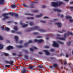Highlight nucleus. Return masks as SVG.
Segmentation results:
<instances>
[{
	"instance_id": "de8ad7c7",
	"label": "nucleus",
	"mask_w": 73,
	"mask_h": 73,
	"mask_svg": "<svg viewBox=\"0 0 73 73\" xmlns=\"http://www.w3.org/2000/svg\"><path fill=\"white\" fill-rule=\"evenodd\" d=\"M70 9H73V7H70Z\"/></svg>"
},
{
	"instance_id": "4c0bfd02",
	"label": "nucleus",
	"mask_w": 73,
	"mask_h": 73,
	"mask_svg": "<svg viewBox=\"0 0 73 73\" xmlns=\"http://www.w3.org/2000/svg\"><path fill=\"white\" fill-rule=\"evenodd\" d=\"M29 25H33V24L32 23V22H31L29 23Z\"/></svg>"
},
{
	"instance_id": "e2e57ef3",
	"label": "nucleus",
	"mask_w": 73,
	"mask_h": 73,
	"mask_svg": "<svg viewBox=\"0 0 73 73\" xmlns=\"http://www.w3.org/2000/svg\"><path fill=\"white\" fill-rule=\"evenodd\" d=\"M60 16V13H58V16Z\"/></svg>"
},
{
	"instance_id": "58836bf2",
	"label": "nucleus",
	"mask_w": 73,
	"mask_h": 73,
	"mask_svg": "<svg viewBox=\"0 0 73 73\" xmlns=\"http://www.w3.org/2000/svg\"><path fill=\"white\" fill-rule=\"evenodd\" d=\"M30 51H33L34 50L31 48H30Z\"/></svg>"
},
{
	"instance_id": "f257e3e1",
	"label": "nucleus",
	"mask_w": 73,
	"mask_h": 73,
	"mask_svg": "<svg viewBox=\"0 0 73 73\" xmlns=\"http://www.w3.org/2000/svg\"><path fill=\"white\" fill-rule=\"evenodd\" d=\"M64 4V3L62 2H59V3L58 2H52L51 3V5L53 7H57L60 6L61 4Z\"/></svg>"
},
{
	"instance_id": "39448f33",
	"label": "nucleus",
	"mask_w": 73,
	"mask_h": 73,
	"mask_svg": "<svg viewBox=\"0 0 73 73\" xmlns=\"http://www.w3.org/2000/svg\"><path fill=\"white\" fill-rule=\"evenodd\" d=\"M53 47H59V45L57 44V43L56 42L54 41V42L52 45Z\"/></svg>"
},
{
	"instance_id": "3c124183",
	"label": "nucleus",
	"mask_w": 73,
	"mask_h": 73,
	"mask_svg": "<svg viewBox=\"0 0 73 73\" xmlns=\"http://www.w3.org/2000/svg\"><path fill=\"white\" fill-rule=\"evenodd\" d=\"M34 35H37L38 34V33H34Z\"/></svg>"
},
{
	"instance_id": "9d476101",
	"label": "nucleus",
	"mask_w": 73,
	"mask_h": 73,
	"mask_svg": "<svg viewBox=\"0 0 73 73\" xmlns=\"http://www.w3.org/2000/svg\"><path fill=\"white\" fill-rule=\"evenodd\" d=\"M55 25H57L60 28H61L62 27V24L60 23H55Z\"/></svg>"
},
{
	"instance_id": "e433bc0d",
	"label": "nucleus",
	"mask_w": 73,
	"mask_h": 73,
	"mask_svg": "<svg viewBox=\"0 0 73 73\" xmlns=\"http://www.w3.org/2000/svg\"><path fill=\"white\" fill-rule=\"evenodd\" d=\"M66 63H67L66 61L64 60V65H66Z\"/></svg>"
},
{
	"instance_id": "473e14b6",
	"label": "nucleus",
	"mask_w": 73,
	"mask_h": 73,
	"mask_svg": "<svg viewBox=\"0 0 73 73\" xmlns=\"http://www.w3.org/2000/svg\"><path fill=\"white\" fill-rule=\"evenodd\" d=\"M3 40V38L1 36H0V40Z\"/></svg>"
},
{
	"instance_id": "5701e85b",
	"label": "nucleus",
	"mask_w": 73,
	"mask_h": 73,
	"mask_svg": "<svg viewBox=\"0 0 73 73\" xmlns=\"http://www.w3.org/2000/svg\"><path fill=\"white\" fill-rule=\"evenodd\" d=\"M3 48V45L0 44V49H2Z\"/></svg>"
},
{
	"instance_id": "412c9836",
	"label": "nucleus",
	"mask_w": 73,
	"mask_h": 73,
	"mask_svg": "<svg viewBox=\"0 0 73 73\" xmlns=\"http://www.w3.org/2000/svg\"><path fill=\"white\" fill-rule=\"evenodd\" d=\"M53 66L55 68H56V67H57L58 65H57V64H53Z\"/></svg>"
},
{
	"instance_id": "680f3d73",
	"label": "nucleus",
	"mask_w": 73,
	"mask_h": 73,
	"mask_svg": "<svg viewBox=\"0 0 73 73\" xmlns=\"http://www.w3.org/2000/svg\"><path fill=\"white\" fill-rule=\"evenodd\" d=\"M65 1H69V0H63Z\"/></svg>"
},
{
	"instance_id": "393cba45",
	"label": "nucleus",
	"mask_w": 73,
	"mask_h": 73,
	"mask_svg": "<svg viewBox=\"0 0 73 73\" xmlns=\"http://www.w3.org/2000/svg\"><path fill=\"white\" fill-rule=\"evenodd\" d=\"M27 26H28V24H26L25 25H22V27H27Z\"/></svg>"
},
{
	"instance_id": "aec40b11",
	"label": "nucleus",
	"mask_w": 73,
	"mask_h": 73,
	"mask_svg": "<svg viewBox=\"0 0 73 73\" xmlns=\"http://www.w3.org/2000/svg\"><path fill=\"white\" fill-rule=\"evenodd\" d=\"M29 69H33V66H30L29 67Z\"/></svg>"
},
{
	"instance_id": "79ce46f5",
	"label": "nucleus",
	"mask_w": 73,
	"mask_h": 73,
	"mask_svg": "<svg viewBox=\"0 0 73 73\" xmlns=\"http://www.w3.org/2000/svg\"><path fill=\"white\" fill-rule=\"evenodd\" d=\"M38 53L39 54H42V52H38Z\"/></svg>"
},
{
	"instance_id": "c756f323",
	"label": "nucleus",
	"mask_w": 73,
	"mask_h": 73,
	"mask_svg": "<svg viewBox=\"0 0 73 73\" xmlns=\"http://www.w3.org/2000/svg\"><path fill=\"white\" fill-rule=\"evenodd\" d=\"M50 50L51 52H54V49L51 48L50 49Z\"/></svg>"
},
{
	"instance_id": "f704fd0d",
	"label": "nucleus",
	"mask_w": 73,
	"mask_h": 73,
	"mask_svg": "<svg viewBox=\"0 0 73 73\" xmlns=\"http://www.w3.org/2000/svg\"><path fill=\"white\" fill-rule=\"evenodd\" d=\"M40 23H45V21H40Z\"/></svg>"
},
{
	"instance_id": "ea45409f",
	"label": "nucleus",
	"mask_w": 73,
	"mask_h": 73,
	"mask_svg": "<svg viewBox=\"0 0 73 73\" xmlns=\"http://www.w3.org/2000/svg\"><path fill=\"white\" fill-rule=\"evenodd\" d=\"M38 67L39 68H42V66H40V65H39L38 66Z\"/></svg>"
},
{
	"instance_id": "0eeeda50",
	"label": "nucleus",
	"mask_w": 73,
	"mask_h": 73,
	"mask_svg": "<svg viewBox=\"0 0 73 73\" xmlns=\"http://www.w3.org/2000/svg\"><path fill=\"white\" fill-rule=\"evenodd\" d=\"M66 19H70V21L71 23L73 22V20L72 19V17L68 16H66Z\"/></svg>"
},
{
	"instance_id": "f03ea898",
	"label": "nucleus",
	"mask_w": 73,
	"mask_h": 73,
	"mask_svg": "<svg viewBox=\"0 0 73 73\" xmlns=\"http://www.w3.org/2000/svg\"><path fill=\"white\" fill-rule=\"evenodd\" d=\"M70 35L72 36L73 35V34L72 33H70L69 32H68L67 33H65L64 34V37H67V36H69Z\"/></svg>"
},
{
	"instance_id": "7c9ffc66",
	"label": "nucleus",
	"mask_w": 73,
	"mask_h": 73,
	"mask_svg": "<svg viewBox=\"0 0 73 73\" xmlns=\"http://www.w3.org/2000/svg\"><path fill=\"white\" fill-rule=\"evenodd\" d=\"M70 43H71V41H69L68 43H67V44L68 45H70Z\"/></svg>"
},
{
	"instance_id": "20e7f679",
	"label": "nucleus",
	"mask_w": 73,
	"mask_h": 73,
	"mask_svg": "<svg viewBox=\"0 0 73 73\" xmlns=\"http://www.w3.org/2000/svg\"><path fill=\"white\" fill-rule=\"evenodd\" d=\"M34 42H37L38 43H41V42H44V41L43 40L40 39V40H37V39H35L34 40Z\"/></svg>"
},
{
	"instance_id": "ddd939ff",
	"label": "nucleus",
	"mask_w": 73,
	"mask_h": 73,
	"mask_svg": "<svg viewBox=\"0 0 73 73\" xmlns=\"http://www.w3.org/2000/svg\"><path fill=\"white\" fill-rule=\"evenodd\" d=\"M27 69L26 68H24L23 70L22 71V73H25V72H27Z\"/></svg>"
},
{
	"instance_id": "423d86ee",
	"label": "nucleus",
	"mask_w": 73,
	"mask_h": 73,
	"mask_svg": "<svg viewBox=\"0 0 73 73\" xmlns=\"http://www.w3.org/2000/svg\"><path fill=\"white\" fill-rule=\"evenodd\" d=\"M5 63H6V64H9L11 65H13V62L12 60L10 61V62L7 60H5Z\"/></svg>"
},
{
	"instance_id": "a19ab883",
	"label": "nucleus",
	"mask_w": 73,
	"mask_h": 73,
	"mask_svg": "<svg viewBox=\"0 0 73 73\" xmlns=\"http://www.w3.org/2000/svg\"><path fill=\"white\" fill-rule=\"evenodd\" d=\"M25 58H26V59H28V56H27V55H25Z\"/></svg>"
},
{
	"instance_id": "a878e982",
	"label": "nucleus",
	"mask_w": 73,
	"mask_h": 73,
	"mask_svg": "<svg viewBox=\"0 0 73 73\" xmlns=\"http://www.w3.org/2000/svg\"><path fill=\"white\" fill-rule=\"evenodd\" d=\"M25 15H31V16H33V14H27V13H25Z\"/></svg>"
},
{
	"instance_id": "72a5a7b5",
	"label": "nucleus",
	"mask_w": 73,
	"mask_h": 73,
	"mask_svg": "<svg viewBox=\"0 0 73 73\" xmlns=\"http://www.w3.org/2000/svg\"><path fill=\"white\" fill-rule=\"evenodd\" d=\"M28 19H33L34 18L33 17H31L30 18H27Z\"/></svg>"
},
{
	"instance_id": "b1692460",
	"label": "nucleus",
	"mask_w": 73,
	"mask_h": 73,
	"mask_svg": "<svg viewBox=\"0 0 73 73\" xmlns=\"http://www.w3.org/2000/svg\"><path fill=\"white\" fill-rule=\"evenodd\" d=\"M6 68H9L11 66V65H5Z\"/></svg>"
},
{
	"instance_id": "a18cd8bd",
	"label": "nucleus",
	"mask_w": 73,
	"mask_h": 73,
	"mask_svg": "<svg viewBox=\"0 0 73 73\" xmlns=\"http://www.w3.org/2000/svg\"><path fill=\"white\" fill-rule=\"evenodd\" d=\"M38 27H37V26H35V28H34V29H37V28H38Z\"/></svg>"
},
{
	"instance_id": "dca6fc26",
	"label": "nucleus",
	"mask_w": 73,
	"mask_h": 73,
	"mask_svg": "<svg viewBox=\"0 0 73 73\" xmlns=\"http://www.w3.org/2000/svg\"><path fill=\"white\" fill-rule=\"evenodd\" d=\"M32 43V40H29L28 42H27V43L25 44V45H27V44H30V43Z\"/></svg>"
},
{
	"instance_id": "4d7b16f0",
	"label": "nucleus",
	"mask_w": 73,
	"mask_h": 73,
	"mask_svg": "<svg viewBox=\"0 0 73 73\" xmlns=\"http://www.w3.org/2000/svg\"><path fill=\"white\" fill-rule=\"evenodd\" d=\"M70 4H73V2H71L70 3Z\"/></svg>"
},
{
	"instance_id": "052dcab7",
	"label": "nucleus",
	"mask_w": 73,
	"mask_h": 73,
	"mask_svg": "<svg viewBox=\"0 0 73 73\" xmlns=\"http://www.w3.org/2000/svg\"><path fill=\"white\" fill-rule=\"evenodd\" d=\"M58 19H54V21H56V20H58Z\"/></svg>"
},
{
	"instance_id": "1a4fd4ad",
	"label": "nucleus",
	"mask_w": 73,
	"mask_h": 73,
	"mask_svg": "<svg viewBox=\"0 0 73 73\" xmlns=\"http://www.w3.org/2000/svg\"><path fill=\"white\" fill-rule=\"evenodd\" d=\"M9 14L11 16H13L14 15H15V16L17 17L19 16L18 14L15 13H9Z\"/></svg>"
},
{
	"instance_id": "c9c22d12",
	"label": "nucleus",
	"mask_w": 73,
	"mask_h": 73,
	"mask_svg": "<svg viewBox=\"0 0 73 73\" xmlns=\"http://www.w3.org/2000/svg\"><path fill=\"white\" fill-rule=\"evenodd\" d=\"M58 42H59V43L60 44H64V43L63 42H60V41H58Z\"/></svg>"
},
{
	"instance_id": "2eb2a0df",
	"label": "nucleus",
	"mask_w": 73,
	"mask_h": 73,
	"mask_svg": "<svg viewBox=\"0 0 73 73\" xmlns=\"http://www.w3.org/2000/svg\"><path fill=\"white\" fill-rule=\"evenodd\" d=\"M54 11L55 12H61V11L58 9H54Z\"/></svg>"
},
{
	"instance_id": "864d4df0",
	"label": "nucleus",
	"mask_w": 73,
	"mask_h": 73,
	"mask_svg": "<svg viewBox=\"0 0 73 73\" xmlns=\"http://www.w3.org/2000/svg\"><path fill=\"white\" fill-rule=\"evenodd\" d=\"M46 48H49V46H46Z\"/></svg>"
},
{
	"instance_id": "6e6552de",
	"label": "nucleus",
	"mask_w": 73,
	"mask_h": 73,
	"mask_svg": "<svg viewBox=\"0 0 73 73\" xmlns=\"http://www.w3.org/2000/svg\"><path fill=\"white\" fill-rule=\"evenodd\" d=\"M1 28L2 30H3V29H5V31H9V30H10V29H9V28H8V27L5 28L4 27H3V26H1Z\"/></svg>"
},
{
	"instance_id": "bb28decb",
	"label": "nucleus",
	"mask_w": 73,
	"mask_h": 73,
	"mask_svg": "<svg viewBox=\"0 0 73 73\" xmlns=\"http://www.w3.org/2000/svg\"><path fill=\"white\" fill-rule=\"evenodd\" d=\"M39 31L41 32H45V31L44 30L42 29H40Z\"/></svg>"
},
{
	"instance_id": "774afa93",
	"label": "nucleus",
	"mask_w": 73,
	"mask_h": 73,
	"mask_svg": "<svg viewBox=\"0 0 73 73\" xmlns=\"http://www.w3.org/2000/svg\"><path fill=\"white\" fill-rule=\"evenodd\" d=\"M65 30H62V31L63 32H65Z\"/></svg>"
},
{
	"instance_id": "c85d7f7f",
	"label": "nucleus",
	"mask_w": 73,
	"mask_h": 73,
	"mask_svg": "<svg viewBox=\"0 0 73 73\" xmlns=\"http://www.w3.org/2000/svg\"><path fill=\"white\" fill-rule=\"evenodd\" d=\"M16 47H17V48H22L23 46H17V45Z\"/></svg>"
},
{
	"instance_id": "13d9d810",
	"label": "nucleus",
	"mask_w": 73,
	"mask_h": 73,
	"mask_svg": "<svg viewBox=\"0 0 73 73\" xmlns=\"http://www.w3.org/2000/svg\"><path fill=\"white\" fill-rule=\"evenodd\" d=\"M37 38H41V36H37Z\"/></svg>"
},
{
	"instance_id": "49530a36",
	"label": "nucleus",
	"mask_w": 73,
	"mask_h": 73,
	"mask_svg": "<svg viewBox=\"0 0 73 73\" xmlns=\"http://www.w3.org/2000/svg\"><path fill=\"white\" fill-rule=\"evenodd\" d=\"M23 42V41L21 40L19 42V44H21Z\"/></svg>"
},
{
	"instance_id": "6e6d98bb",
	"label": "nucleus",
	"mask_w": 73,
	"mask_h": 73,
	"mask_svg": "<svg viewBox=\"0 0 73 73\" xmlns=\"http://www.w3.org/2000/svg\"><path fill=\"white\" fill-rule=\"evenodd\" d=\"M12 55H13V56H15V55H16V53H13Z\"/></svg>"
},
{
	"instance_id": "bf43d9fd",
	"label": "nucleus",
	"mask_w": 73,
	"mask_h": 73,
	"mask_svg": "<svg viewBox=\"0 0 73 73\" xmlns=\"http://www.w3.org/2000/svg\"><path fill=\"white\" fill-rule=\"evenodd\" d=\"M43 52H45V53H46V50H43Z\"/></svg>"
},
{
	"instance_id": "4be33fe9",
	"label": "nucleus",
	"mask_w": 73,
	"mask_h": 73,
	"mask_svg": "<svg viewBox=\"0 0 73 73\" xmlns=\"http://www.w3.org/2000/svg\"><path fill=\"white\" fill-rule=\"evenodd\" d=\"M14 29L15 31H17V26H15L14 27Z\"/></svg>"
},
{
	"instance_id": "5fc2aeb1",
	"label": "nucleus",
	"mask_w": 73,
	"mask_h": 73,
	"mask_svg": "<svg viewBox=\"0 0 73 73\" xmlns=\"http://www.w3.org/2000/svg\"><path fill=\"white\" fill-rule=\"evenodd\" d=\"M49 37L46 38V40H49Z\"/></svg>"
},
{
	"instance_id": "7ed1b4c3",
	"label": "nucleus",
	"mask_w": 73,
	"mask_h": 73,
	"mask_svg": "<svg viewBox=\"0 0 73 73\" xmlns=\"http://www.w3.org/2000/svg\"><path fill=\"white\" fill-rule=\"evenodd\" d=\"M7 15H8V13L3 14L2 15L4 17V18H3V20H5V19H8V18H9V17L7 16Z\"/></svg>"
},
{
	"instance_id": "69168bd1",
	"label": "nucleus",
	"mask_w": 73,
	"mask_h": 73,
	"mask_svg": "<svg viewBox=\"0 0 73 73\" xmlns=\"http://www.w3.org/2000/svg\"><path fill=\"white\" fill-rule=\"evenodd\" d=\"M53 68V66H50V68Z\"/></svg>"
},
{
	"instance_id": "338daca9",
	"label": "nucleus",
	"mask_w": 73,
	"mask_h": 73,
	"mask_svg": "<svg viewBox=\"0 0 73 73\" xmlns=\"http://www.w3.org/2000/svg\"><path fill=\"white\" fill-rule=\"evenodd\" d=\"M58 32H60V33H63L62 31H58Z\"/></svg>"
},
{
	"instance_id": "cd10ccee",
	"label": "nucleus",
	"mask_w": 73,
	"mask_h": 73,
	"mask_svg": "<svg viewBox=\"0 0 73 73\" xmlns=\"http://www.w3.org/2000/svg\"><path fill=\"white\" fill-rule=\"evenodd\" d=\"M11 8H16V5H12L11 6Z\"/></svg>"
},
{
	"instance_id": "f3484780",
	"label": "nucleus",
	"mask_w": 73,
	"mask_h": 73,
	"mask_svg": "<svg viewBox=\"0 0 73 73\" xmlns=\"http://www.w3.org/2000/svg\"><path fill=\"white\" fill-rule=\"evenodd\" d=\"M50 54V53L48 52V51L46 50V55L47 56H48V55H49Z\"/></svg>"
},
{
	"instance_id": "f8f14e48",
	"label": "nucleus",
	"mask_w": 73,
	"mask_h": 73,
	"mask_svg": "<svg viewBox=\"0 0 73 73\" xmlns=\"http://www.w3.org/2000/svg\"><path fill=\"white\" fill-rule=\"evenodd\" d=\"M10 49H13V47L11 46H9L7 48V50H10Z\"/></svg>"
},
{
	"instance_id": "a211bd4d",
	"label": "nucleus",
	"mask_w": 73,
	"mask_h": 73,
	"mask_svg": "<svg viewBox=\"0 0 73 73\" xmlns=\"http://www.w3.org/2000/svg\"><path fill=\"white\" fill-rule=\"evenodd\" d=\"M42 16V14H41L40 15H37L35 16L36 17H40Z\"/></svg>"
},
{
	"instance_id": "2f4dec72",
	"label": "nucleus",
	"mask_w": 73,
	"mask_h": 73,
	"mask_svg": "<svg viewBox=\"0 0 73 73\" xmlns=\"http://www.w3.org/2000/svg\"><path fill=\"white\" fill-rule=\"evenodd\" d=\"M3 54L5 55V56H8L9 55V54L6 53H4Z\"/></svg>"
},
{
	"instance_id": "6ab92c4d",
	"label": "nucleus",
	"mask_w": 73,
	"mask_h": 73,
	"mask_svg": "<svg viewBox=\"0 0 73 73\" xmlns=\"http://www.w3.org/2000/svg\"><path fill=\"white\" fill-rule=\"evenodd\" d=\"M4 3V0H0V4H3Z\"/></svg>"
},
{
	"instance_id": "603ef678",
	"label": "nucleus",
	"mask_w": 73,
	"mask_h": 73,
	"mask_svg": "<svg viewBox=\"0 0 73 73\" xmlns=\"http://www.w3.org/2000/svg\"><path fill=\"white\" fill-rule=\"evenodd\" d=\"M11 32L12 33H15V31H13V30L11 31Z\"/></svg>"
},
{
	"instance_id": "09e8293b",
	"label": "nucleus",
	"mask_w": 73,
	"mask_h": 73,
	"mask_svg": "<svg viewBox=\"0 0 73 73\" xmlns=\"http://www.w3.org/2000/svg\"><path fill=\"white\" fill-rule=\"evenodd\" d=\"M64 56V54H63L62 53H61L60 54V56Z\"/></svg>"
},
{
	"instance_id": "4468645a",
	"label": "nucleus",
	"mask_w": 73,
	"mask_h": 73,
	"mask_svg": "<svg viewBox=\"0 0 73 73\" xmlns=\"http://www.w3.org/2000/svg\"><path fill=\"white\" fill-rule=\"evenodd\" d=\"M14 38L15 39L16 42H17L18 41V39L19 38V37L17 36H15L14 37Z\"/></svg>"
},
{
	"instance_id": "9b49d317",
	"label": "nucleus",
	"mask_w": 73,
	"mask_h": 73,
	"mask_svg": "<svg viewBox=\"0 0 73 73\" xmlns=\"http://www.w3.org/2000/svg\"><path fill=\"white\" fill-rule=\"evenodd\" d=\"M57 39H59V40H64V41H65L66 39L65 38H60L59 37H57Z\"/></svg>"
},
{
	"instance_id": "37998d69",
	"label": "nucleus",
	"mask_w": 73,
	"mask_h": 73,
	"mask_svg": "<svg viewBox=\"0 0 73 73\" xmlns=\"http://www.w3.org/2000/svg\"><path fill=\"white\" fill-rule=\"evenodd\" d=\"M66 57H69V55H68V54H66Z\"/></svg>"
},
{
	"instance_id": "c03bdc74",
	"label": "nucleus",
	"mask_w": 73,
	"mask_h": 73,
	"mask_svg": "<svg viewBox=\"0 0 73 73\" xmlns=\"http://www.w3.org/2000/svg\"><path fill=\"white\" fill-rule=\"evenodd\" d=\"M33 48H34L35 49H37V47H36L33 46Z\"/></svg>"
},
{
	"instance_id": "0e129e2a",
	"label": "nucleus",
	"mask_w": 73,
	"mask_h": 73,
	"mask_svg": "<svg viewBox=\"0 0 73 73\" xmlns=\"http://www.w3.org/2000/svg\"><path fill=\"white\" fill-rule=\"evenodd\" d=\"M38 12V10H36L35 11V12Z\"/></svg>"
},
{
	"instance_id": "8fccbe9b",
	"label": "nucleus",
	"mask_w": 73,
	"mask_h": 73,
	"mask_svg": "<svg viewBox=\"0 0 73 73\" xmlns=\"http://www.w3.org/2000/svg\"><path fill=\"white\" fill-rule=\"evenodd\" d=\"M64 17V15H62L60 16V17L61 18H62V17Z\"/></svg>"
}]
</instances>
